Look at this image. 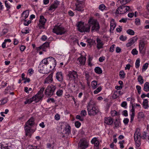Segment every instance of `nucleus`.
I'll list each match as a JSON object with an SVG mask.
<instances>
[{
  "label": "nucleus",
  "mask_w": 149,
  "mask_h": 149,
  "mask_svg": "<svg viewBox=\"0 0 149 149\" xmlns=\"http://www.w3.org/2000/svg\"><path fill=\"white\" fill-rule=\"evenodd\" d=\"M83 74L84 75L86 81H91L92 79V77L90 75L89 72L88 71H84V72Z\"/></svg>",
  "instance_id": "nucleus-22"
},
{
  "label": "nucleus",
  "mask_w": 149,
  "mask_h": 149,
  "mask_svg": "<svg viewBox=\"0 0 149 149\" xmlns=\"http://www.w3.org/2000/svg\"><path fill=\"white\" fill-rule=\"evenodd\" d=\"M88 141L85 139H82L80 142L79 148H80V149H85L88 147Z\"/></svg>",
  "instance_id": "nucleus-14"
},
{
  "label": "nucleus",
  "mask_w": 149,
  "mask_h": 149,
  "mask_svg": "<svg viewBox=\"0 0 149 149\" xmlns=\"http://www.w3.org/2000/svg\"><path fill=\"white\" fill-rule=\"evenodd\" d=\"M102 88L101 86H100L97 88L95 90L93 93L94 94H97L99 93L102 90Z\"/></svg>",
  "instance_id": "nucleus-52"
},
{
  "label": "nucleus",
  "mask_w": 149,
  "mask_h": 149,
  "mask_svg": "<svg viewBox=\"0 0 149 149\" xmlns=\"http://www.w3.org/2000/svg\"><path fill=\"white\" fill-rule=\"evenodd\" d=\"M74 125L76 127L78 128L80 127L81 124L79 121H76L75 122Z\"/></svg>",
  "instance_id": "nucleus-59"
},
{
  "label": "nucleus",
  "mask_w": 149,
  "mask_h": 149,
  "mask_svg": "<svg viewBox=\"0 0 149 149\" xmlns=\"http://www.w3.org/2000/svg\"><path fill=\"white\" fill-rule=\"evenodd\" d=\"M142 138L143 139H149V133H146L145 132H144Z\"/></svg>",
  "instance_id": "nucleus-39"
},
{
  "label": "nucleus",
  "mask_w": 149,
  "mask_h": 149,
  "mask_svg": "<svg viewBox=\"0 0 149 149\" xmlns=\"http://www.w3.org/2000/svg\"><path fill=\"white\" fill-rule=\"evenodd\" d=\"M2 145L3 149H9V146L7 143H1Z\"/></svg>",
  "instance_id": "nucleus-48"
},
{
  "label": "nucleus",
  "mask_w": 149,
  "mask_h": 149,
  "mask_svg": "<svg viewBox=\"0 0 149 149\" xmlns=\"http://www.w3.org/2000/svg\"><path fill=\"white\" fill-rule=\"evenodd\" d=\"M97 82L95 81H92L91 84V88L93 89H95L97 87Z\"/></svg>",
  "instance_id": "nucleus-31"
},
{
  "label": "nucleus",
  "mask_w": 149,
  "mask_h": 149,
  "mask_svg": "<svg viewBox=\"0 0 149 149\" xmlns=\"http://www.w3.org/2000/svg\"><path fill=\"white\" fill-rule=\"evenodd\" d=\"M22 33L23 34H27L29 32V30L27 28H26L23 29L21 31Z\"/></svg>",
  "instance_id": "nucleus-44"
},
{
  "label": "nucleus",
  "mask_w": 149,
  "mask_h": 149,
  "mask_svg": "<svg viewBox=\"0 0 149 149\" xmlns=\"http://www.w3.org/2000/svg\"><path fill=\"white\" fill-rule=\"evenodd\" d=\"M34 124V119L33 118H31L25 124L24 130L25 135L30 138L32 134L35 131V130L31 129V127Z\"/></svg>",
  "instance_id": "nucleus-1"
},
{
  "label": "nucleus",
  "mask_w": 149,
  "mask_h": 149,
  "mask_svg": "<svg viewBox=\"0 0 149 149\" xmlns=\"http://www.w3.org/2000/svg\"><path fill=\"white\" fill-rule=\"evenodd\" d=\"M141 133L140 130L139 128L136 129L134 135V138L135 142L136 148L137 149H140L138 148L141 145Z\"/></svg>",
  "instance_id": "nucleus-3"
},
{
  "label": "nucleus",
  "mask_w": 149,
  "mask_h": 149,
  "mask_svg": "<svg viewBox=\"0 0 149 149\" xmlns=\"http://www.w3.org/2000/svg\"><path fill=\"white\" fill-rule=\"evenodd\" d=\"M67 78L71 82H73L74 84L77 83L78 74L76 71L74 70L69 71L67 75Z\"/></svg>",
  "instance_id": "nucleus-4"
},
{
  "label": "nucleus",
  "mask_w": 149,
  "mask_h": 149,
  "mask_svg": "<svg viewBox=\"0 0 149 149\" xmlns=\"http://www.w3.org/2000/svg\"><path fill=\"white\" fill-rule=\"evenodd\" d=\"M55 62V63H54L53 62H51V63L47 65L50 68L51 70H52L54 69L55 67H56V60H55V61L54 62Z\"/></svg>",
  "instance_id": "nucleus-32"
},
{
  "label": "nucleus",
  "mask_w": 149,
  "mask_h": 149,
  "mask_svg": "<svg viewBox=\"0 0 149 149\" xmlns=\"http://www.w3.org/2000/svg\"><path fill=\"white\" fill-rule=\"evenodd\" d=\"M55 61V59L54 58L50 57L43 59L42 61V63L41 64L45 65L47 66V65H48L49 64L51 63V62H54V63H55V62H54Z\"/></svg>",
  "instance_id": "nucleus-16"
},
{
  "label": "nucleus",
  "mask_w": 149,
  "mask_h": 149,
  "mask_svg": "<svg viewBox=\"0 0 149 149\" xmlns=\"http://www.w3.org/2000/svg\"><path fill=\"white\" fill-rule=\"evenodd\" d=\"M29 12L28 10L24 11L22 13V17L24 18V19H26L29 16Z\"/></svg>",
  "instance_id": "nucleus-36"
},
{
  "label": "nucleus",
  "mask_w": 149,
  "mask_h": 149,
  "mask_svg": "<svg viewBox=\"0 0 149 149\" xmlns=\"http://www.w3.org/2000/svg\"><path fill=\"white\" fill-rule=\"evenodd\" d=\"M143 108L145 109H148L149 108L148 99H144L142 104Z\"/></svg>",
  "instance_id": "nucleus-28"
},
{
  "label": "nucleus",
  "mask_w": 149,
  "mask_h": 149,
  "mask_svg": "<svg viewBox=\"0 0 149 149\" xmlns=\"http://www.w3.org/2000/svg\"><path fill=\"white\" fill-rule=\"evenodd\" d=\"M148 63H146L144 65H143L142 67V70L143 72L145 71L148 68Z\"/></svg>",
  "instance_id": "nucleus-53"
},
{
  "label": "nucleus",
  "mask_w": 149,
  "mask_h": 149,
  "mask_svg": "<svg viewBox=\"0 0 149 149\" xmlns=\"http://www.w3.org/2000/svg\"><path fill=\"white\" fill-rule=\"evenodd\" d=\"M137 80L140 84L141 85L143 84L144 82V80L142 77L141 75H139L138 76L137 78Z\"/></svg>",
  "instance_id": "nucleus-37"
},
{
  "label": "nucleus",
  "mask_w": 149,
  "mask_h": 149,
  "mask_svg": "<svg viewBox=\"0 0 149 149\" xmlns=\"http://www.w3.org/2000/svg\"><path fill=\"white\" fill-rule=\"evenodd\" d=\"M91 143L94 145V149H99V147L100 143L97 137L93 138L91 141Z\"/></svg>",
  "instance_id": "nucleus-17"
},
{
  "label": "nucleus",
  "mask_w": 149,
  "mask_h": 149,
  "mask_svg": "<svg viewBox=\"0 0 149 149\" xmlns=\"http://www.w3.org/2000/svg\"><path fill=\"white\" fill-rule=\"evenodd\" d=\"M27 148V149H40L38 146L33 145H29Z\"/></svg>",
  "instance_id": "nucleus-49"
},
{
  "label": "nucleus",
  "mask_w": 149,
  "mask_h": 149,
  "mask_svg": "<svg viewBox=\"0 0 149 149\" xmlns=\"http://www.w3.org/2000/svg\"><path fill=\"white\" fill-rule=\"evenodd\" d=\"M34 99L33 97L30 98L29 99L26 100L24 102L25 104H30L33 101H34Z\"/></svg>",
  "instance_id": "nucleus-43"
},
{
  "label": "nucleus",
  "mask_w": 149,
  "mask_h": 149,
  "mask_svg": "<svg viewBox=\"0 0 149 149\" xmlns=\"http://www.w3.org/2000/svg\"><path fill=\"white\" fill-rule=\"evenodd\" d=\"M110 113L111 116L113 117L115 116L118 114L117 112L115 110H111Z\"/></svg>",
  "instance_id": "nucleus-46"
},
{
  "label": "nucleus",
  "mask_w": 149,
  "mask_h": 149,
  "mask_svg": "<svg viewBox=\"0 0 149 149\" xmlns=\"http://www.w3.org/2000/svg\"><path fill=\"white\" fill-rule=\"evenodd\" d=\"M143 90L146 92L149 91V83L148 82H146L145 83Z\"/></svg>",
  "instance_id": "nucleus-35"
},
{
  "label": "nucleus",
  "mask_w": 149,
  "mask_h": 149,
  "mask_svg": "<svg viewBox=\"0 0 149 149\" xmlns=\"http://www.w3.org/2000/svg\"><path fill=\"white\" fill-rule=\"evenodd\" d=\"M106 7L104 4H102L100 5L99 6V9L102 11H103L105 9Z\"/></svg>",
  "instance_id": "nucleus-51"
},
{
  "label": "nucleus",
  "mask_w": 149,
  "mask_h": 149,
  "mask_svg": "<svg viewBox=\"0 0 149 149\" xmlns=\"http://www.w3.org/2000/svg\"><path fill=\"white\" fill-rule=\"evenodd\" d=\"M122 92L121 91H116L113 94V97L116 98L119 95H121L123 94Z\"/></svg>",
  "instance_id": "nucleus-41"
},
{
  "label": "nucleus",
  "mask_w": 149,
  "mask_h": 149,
  "mask_svg": "<svg viewBox=\"0 0 149 149\" xmlns=\"http://www.w3.org/2000/svg\"><path fill=\"white\" fill-rule=\"evenodd\" d=\"M110 30H113L116 26V24L113 19L111 20L110 22Z\"/></svg>",
  "instance_id": "nucleus-30"
},
{
  "label": "nucleus",
  "mask_w": 149,
  "mask_h": 149,
  "mask_svg": "<svg viewBox=\"0 0 149 149\" xmlns=\"http://www.w3.org/2000/svg\"><path fill=\"white\" fill-rule=\"evenodd\" d=\"M8 32V30L6 29H3L2 32L1 33L0 35L1 36L5 35Z\"/></svg>",
  "instance_id": "nucleus-58"
},
{
  "label": "nucleus",
  "mask_w": 149,
  "mask_h": 149,
  "mask_svg": "<svg viewBox=\"0 0 149 149\" xmlns=\"http://www.w3.org/2000/svg\"><path fill=\"white\" fill-rule=\"evenodd\" d=\"M53 74H51L48 76L46 78L45 80L44 83L45 84H48L51 83L53 81Z\"/></svg>",
  "instance_id": "nucleus-21"
},
{
  "label": "nucleus",
  "mask_w": 149,
  "mask_h": 149,
  "mask_svg": "<svg viewBox=\"0 0 149 149\" xmlns=\"http://www.w3.org/2000/svg\"><path fill=\"white\" fill-rule=\"evenodd\" d=\"M145 46V43L143 40L141 41L139 43V52L141 53Z\"/></svg>",
  "instance_id": "nucleus-27"
},
{
  "label": "nucleus",
  "mask_w": 149,
  "mask_h": 149,
  "mask_svg": "<svg viewBox=\"0 0 149 149\" xmlns=\"http://www.w3.org/2000/svg\"><path fill=\"white\" fill-rule=\"evenodd\" d=\"M44 90V88H41L38 93L33 97L34 101L36 102H38L43 97L44 95L43 93Z\"/></svg>",
  "instance_id": "nucleus-10"
},
{
  "label": "nucleus",
  "mask_w": 149,
  "mask_h": 149,
  "mask_svg": "<svg viewBox=\"0 0 149 149\" xmlns=\"http://www.w3.org/2000/svg\"><path fill=\"white\" fill-rule=\"evenodd\" d=\"M87 107L88 115L90 116H94L99 112L97 107L90 103L88 104Z\"/></svg>",
  "instance_id": "nucleus-2"
},
{
  "label": "nucleus",
  "mask_w": 149,
  "mask_h": 149,
  "mask_svg": "<svg viewBox=\"0 0 149 149\" xmlns=\"http://www.w3.org/2000/svg\"><path fill=\"white\" fill-rule=\"evenodd\" d=\"M60 3V2L57 0L54 1L53 3L51 4L48 8V10L51 12L54 11L58 8Z\"/></svg>",
  "instance_id": "nucleus-13"
},
{
  "label": "nucleus",
  "mask_w": 149,
  "mask_h": 149,
  "mask_svg": "<svg viewBox=\"0 0 149 149\" xmlns=\"http://www.w3.org/2000/svg\"><path fill=\"white\" fill-rule=\"evenodd\" d=\"M56 88L55 85L51 84L47 87L45 91V94L46 96H51L54 93V91Z\"/></svg>",
  "instance_id": "nucleus-7"
},
{
  "label": "nucleus",
  "mask_w": 149,
  "mask_h": 149,
  "mask_svg": "<svg viewBox=\"0 0 149 149\" xmlns=\"http://www.w3.org/2000/svg\"><path fill=\"white\" fill-rule=\"evenodd\" d=\"M70 127L68 125L66 126L64 130V132L66 134L69 135L70 133Z\"/></svg>",
  "instance_id": "nucleus-29"
},
{
  "label": "nucleus",
  "mask_w": 149,
  "mask_h": 149,
  "mask_svg": "<svg viewBox=\"0 0 149 149\" xmlns=\"http://www.w3.org/2000/svg\"><path fill=\"white\" fill-rule=\"evenodd\" d=\"M47 68V66L46 65L40 63L38 67V70L40 73L44 74Z\"/></svg>",
  "instance_id": "nucleus-20"
},
{
  "label": "nucleus",
  "mask_w": 149,
  "mask_h": 149,
  "mask_svg": "<svg viewBox=\"0 0 149 149\" xmlns=\"http://www.w3.org/2000/svg\"><path fill=\"white\" fill-rule=\"evenodd\" d=\"M104 123L107 125H110L112 124L113 120L110 117H105L104 118Z\"/></svg>",
  "instance_id": "nucleus-19"
},
{
  "label": "nucleus",
  "mask_w": 149,
  "mask_h": 149,
  "mask_svg": "<svg viewBox=\"0 0 149 149\" xmlns=\"http://www.w3.org/2000/svg\"><path fill=\"white\" fill-rule=\"evenodd\" d=\"M136 90L137 91L138 93L139 94H140L141 93V87L139 85H136Z\"/></svg>",
  "instance_id": "nucleus-60"
},
{
  "label": "nucleus",
  "mask_w": 149,
  "mask_h": 149,
  "mask_svg": "<svg viewBox=\"0 0 149 149\" xmlns=\"http://www.w3.org/2000/svg\"><path fill=\"white\" fill-rule=\"evenodd\" d=\"M131 53L133 55H137L138 54V51L136 50V49L134 48L132 50Z\"/></svg>",
  "instance_id": "nucleus-55"
},
{
  "label": "nucleus",
  "mask_w": 149,
  "mask_h": 149,
  "mask_svg": "<svg viewBox=\"0 0 149 149\" xmlns=\"http://www.w3.org/2000/svg\"><path fill=\"white\" fill-rule=\"evenodd\" d=\"M138 116V118H143L145 116L144 113L142 112L139 113Z\"/></svg>",
  "instance_id": "nucleus-61"
},
{
  "label": "nucleus",
  "mask_w": 149,
  "mask_h": 149,
  "mask_svg": "<svg viewBox=\"0 0 149 149\" xmlns=\"http://www.w3.org/2000/svg\"><path fill=\"white\" fill-rule=\"evenodd\" d=\"M115 48V45L113 44L110 47L109 49V52H113L114 51V49Z\"/></svg>",
  "instance_id": "nucleus-54"
},
{
  "label": "nucleus",
  "mask_w": 149,
  "mask_h": 149,
  "mask_svg": "<svg viewBox=\"0 0 149 149\" xmlns=\"http://www.w3.org/2000/svg\"><path fill=\"white\" fill-rule=\"evenodd\" d=\"M119 75L120 78H124L125 77V74L123 70H121L120 71Z\"/></svg>",
  "instance_id": "nucleus-45"
},
{
  "label": "nucleus",
  "mask_w": 149,
  "mask_h": 149,
  "mask_svg": "<svg viewBox=\"0 0 149 149\" xmlns=\"http://www.w3.org/2000/svg\"><path fill=\"white\" fill-rule=\"evenodd\" d=\"M89 26L91 27V30L92 32L98 31L100 27L99 24L96 20L92 19H90L88 21Z\"/></svg>",
  "instance_id": "nucleus-5"
},
{
  "label": "nucleus",
  "mask_w": 149,
  "mask_h": 149,
  "mask_svg": "<svg viewBox=\"0 0 149 149\" xmlns=\"http://www.w3.org/2000/svg\"><path fill=\"white\" fill-rule=\"evenodd\" d=\"M86 58L85 57L81 56L78 59V61L81 65H84L85 64Z\"/></svg>",
  "instance_id": "nucleus-24"
},
{
  "label": "nucleus",
  "mask_w": 149,
  "mask_h": 149,
  "mask_svg": "<svg viewBox=\"0 0 149 149\" xmlns=\"http://www.w3.org/2000/svg\"><path fill=\"white\" fill-rule=\"evenodd\" d=\"M130 0H119V2L120 3L121 5H123L130 2Z\"/></svg>",
  "instance_id": "nucleus-40"
},
{
  "label": "nucleus",
  "mask_w": 149,
  "mask_h": 149,
  "mask_svg": "<svg viewBox=\"0 0 149 149\" xmlns=\"http://www.w3.org/2000/svg\"><path fill=\"white\" fill-rule=\"evenodd\" d=\"M31 21L29 20L27 21L26 20H25L24 23V25L26 26H28L31 23Z\"/></svg>",
  "instance_id": "nucleus-63"
},
{
  "label": "nucleus",
  "mask_w": 149,
  "mask_h": 149,
  "mask_svg": "<svg viewBox=\"0 0 149 149\" xmlns=\"http://www.w3.org/2000/svg\"><path fill=\"white\" fill-rule=\"evenodd\" d=\"M135 42L133 39H130L129 40L128 42L126 44V46L127 47H130Z\"/></svg>",
  "instance_id": "nucleus-34"
},
{
  "label": "nucleus",
  "mask_w": 149,
  "mask_h": 149,
  "mask_svg": "<svg viewBox=\"0 0 149 149\" xmlns=\"http://www.w3.org/2000/svg\"><path fill=\"white\" fill-rule=\"evenodd\" d=\"M130 7L128 6H122L118 7L116 10L115 13L116 14H122L126 13L129 10Z\"/></svg>",
  "instance_id": "nucleus-8"
},
{
  "label": "nucleus",
  "mask_w": 149,
  "mask_h": 149,
  "mask_svg": "<svg viewBox=\"0 0 149 149\" xmlns=\"http://www.w3.org/2000/svg\"><path fill=\"white\" fill-rule=\"evenodd\" d=\"M47 21V19L43 15H40L39 20V23L38 26L40 29L44 28L45 25Z\"/></svg>",
  "instance_id": "nucleus-15"
},
{
  "label": "nucleus",
  "mask_w": 149,
  "mask_h": 149,
  "mask_svg": "<svg viewBox=\"0 0 149 149\" xmlns=\"http://www.w3.org/2000/svg\"><path fill=\"white\" fill-rule=\"evenodd\" d=\"M126 32L127 34L131 35H133L134 34V32L133 30L131 29H128Z\"/></svg>",
  "instance_id": "nucleus-50"
},
{
  "label": "nucleus",
  "mask_w": 149,
  "mask_h": 149,
  "mask_svg": "<svg viewBox=\"0 0 149 149\" xmlns=\"http://www.w3.org/2000/svg\"><path fill=\"white\" fill-rule=\"evenodd\" d=\"M44 90V88H41L38 93L33 97L34 101L36 102H38L43 97L44 95L43 93Z\"/></svg>",
  "instance_id": "nucleus-11"
},
{
  "label": "nucleus",
  "mask_w": 149,
  "mask_h": 149,
  "mask_svg": "<svg viewBox=\"0 0 149 149\" xmlns=\"http://www.w3.org/2000/svg\"><path fill=\"white\" fill-rule=\"evenodd\" d=\"M44 90V88H41L38 93L33 97L34 101L36 102H38L43 97L44 95L43 93Z\"/></svg>",
  "instance_id": "nucleus-9"
},
{
  "label": "nucleus",
  "mask_w": 149,
  "mask_h": 149,
  "mask_svg": "<svg viewBox=\"0 0 149 149\" xmlns=\"http://www.w3.org/2000/svg\"><path fill=\"white\" fill-rule=\"evenodd\" d=\"M127 103L126 102L124 101L121 104V106L122 107H124L125 108H127Z\"/></svg>",
  "instance_id": "nucleus-64"
},
{
  "label": "nucleus",
  "mask_w": 149,
  "mask_h": 149,
  "mask_svg": "<svg viewBox=\"0 0 149 149\" xmlns=\"http://www.w3.org/2000/svg\"><path fill=\"white\" fill-rule=\"evenodd\" d=\"M53 32L58 35H62L65 32L64 29L60 26H56L53 29Z\"/></svg>",
  "instance_id": "nucleus-12"
},
{
  "label": "nucleus",
  "mask_w": 149,
  "mask_h": 149,
  "mask_svg": "<svg viewBox=\"0 0 149 149\" xmlns=\"http://www.w3.org/2000/svg\"><path fill=\"white\" fill-rule=\"evenodd\" d=\"M94 71L97 74H99L102 73V72L101 69L99 67H96L94 69Z\"/></svg>",
  "instance_id": "nucleus-33"
},
{
  "label": "nucleus",
  "mask_w": 149,
  "mask_h": 149,
  "mask_svg": "<svg viewBox=\"0 0 149 149\" xmlns=\"http://www.w3.org/2000/svg\"><path fill=\"white\" fill-rule=\"evenodd\" d=\"M49 43L48 42H45L44 43L42 46L38 48V49H42L43 51H45L46 49L49 47Z\"/></svg>",
  "instance_id": "nucleus-23"
},
{
  "label": "nucleus",
  "mask_w": 149,
  "mask_h": 149,
  "mask_svg": "<svg viewBox=\"0 0 149 149\" xmlns=\"http://www.w3.org/2000/svg\"><path fill=\"white\" fill-rule=\"evenodd\" d=\"M76 8L75 9H73L74 11H78L82 13L84 10L83 6L81 3H78L75 4Z\"/></svg>",
  "instance_id": "nucleus-18"
},
{
  "label": "nucleus",
  "mask_w": 149,
  "mask_h": 149,
  "mask_svg": "<svg viewBox=\"0 0 149 149\" xmlns=\"http://www.w3.org/2000/svg\"><path fill=\"white\" fill-rule=\"evenodd\" d=\"M119 38L121 40L124 41L127 40V38L126 36L122 35L120 36Z\"/></svg>",
  "instance_id": "nucleus-62"
},
{
  "label": "nucleus",
  "mask_w": 149,
  "mask_h": 149,
  "mask_svg": "<svg viewBox=\"0 0 149 149\" xmlns=\"http://www.w3.org/2000/svg\"><path fill=\"white\" fill-rule=\"evenodd\" d=\"M140 59L139 58H137L136 61L135 62V67L136 68H137L139 67L140 66Z\"/></svg>",
  "instance_id": "nucleus-47"
},
{
  "label": "nucleus",
  "mask_w": 149,
  "mask_h": 149,
  "mask_svg": "<svg viewBox=\"0 0 149 149\" xmlns=\"http://www.w3.org/2000/svg\"><path fill=\"white\" fill-rule=\"evenodd\" d=\"M97 47L98 49H100L103 47L104 44L102 42L99 38L97 39Z\"/></svg>",
  "instance_id": "nucleus-26"
},
{
  "label": "nucleus",
  "mask_w": 149,
  "mask_h": 149,
  "mask_svg": "<svg viewBox=\"0 0 149 149\" xmlns=\"http://www.w3.org/2000/svg\"><path fill=\"white\" fill-rule=\"evenodd\" d=\"M56 79L59 81H62L63 80V76L61 72H58L56 74Z\"/></svg>",
  "instance_id": "nucleus-25"
},
{
  "label": "nucleus",
  "mask_w": 149,
  "mask_h": 149,
  "mask_svg": "<svg viewBox=\"0 0 149 149\" xmlns=\"http://www.w3.org/2000/svg\"><path fill=\"white\" fill-rule=\"evenodd\" d=\"M81 116H85L87 115V112L85 110H82L81 112Z\"/></svg>",
  "instance_id": "nucleus-57"
},
{
  "label": "nucleus",
  "mask_w": 149,
  "mask_h": 149,
  "mask_svg": "<svg viewBox=\"0 0 149 149\" xmlns=\"http://www.w3.org/2000/svg\"><path fill=\"white\" fill-rule=\"evenodd\" d=\"M63 93V91L62 89H59L56 93L58 97H61L62 96Z\"/></svg>",
  "instance_id": "nucleus-38"
},
{
  "label": "nucleus",
  "mask_w": 149,
  "mask_h": 149,
  "mask_svg": "<svg viewBox=\"0 0 149 149\" xmlns=\"http://www.w3.org/2000/svg\"><path fill=\"white\" fill-rule=\"evenodd\" d=\"M77 27L78 31L81 33L89 32L90 31V26H84V23L81 22H79L78 23Z\"/></svg>",
  "instance_id": "nucleus-6"
},
{
  "label": "nucleus",
  "mask_w": 149,
  "mask_h": 149,
  "mask_svg": "<svg viewBox=\"0 0 149 149\" xmlns=\"http://www.w3.org/2000/svg\"><path fill=\"white\" fill-rule=\"evenodd\" d=\"M8 101L7 98H5L3 99L0 100V105H2L5 104Z\"/></svg>",
  "instance_id": "nucleus-42"
},
{
  "label": "nucleus",
  "mask_w": 149,
  "mask_h": 149,
  "mask_svg": "<svg viewBox=\"0 0 149 149\" xmlns=\"http://www.w3.org/2000/svg\"><path fill=\"white\" fill-rule=\"evenodd\" d=\"M5 6L7 8V10H8L10 8V6L7 1H5Z\"/></svg>",
  "instance_id": "nucleus-56"
}]
</instances>
